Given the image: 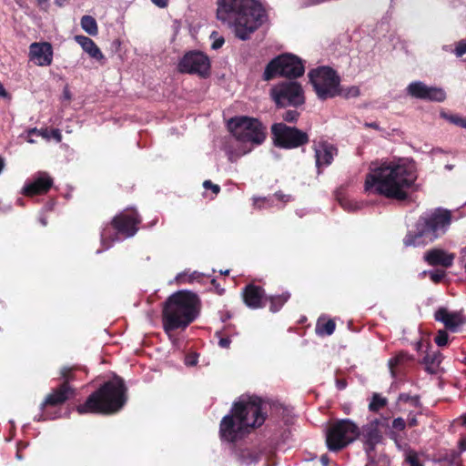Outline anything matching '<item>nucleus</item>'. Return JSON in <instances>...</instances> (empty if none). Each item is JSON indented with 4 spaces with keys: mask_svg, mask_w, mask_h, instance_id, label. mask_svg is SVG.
<instances>
[{
    "mask_svg": "<svg viewBox=\"0 0 466 466\" xmlns=\"http://www.w3.org/2000/svg\"><path fill=\"white\" fill-rule=\"evenodd\" d=\"M418 178L416 165L406 158L384 160L371 166L366 176L364 189L388 198L405 200Z\"/></svg>",
    "mask_w": 466,
    "mask_h": 466,
    "instance_id": "obj_1",
    "label": "nucleus"
},
{
    "mask_svg": "<svg viewBox=\"0 0 466 466\" xmlns=\"http://www.w3.org/2000/svg\"><path fill=\"white\" fill-rule=\"evenodd\" d=\"M217 18L245 41L263 24L265 10L255 0H218Z\"/></svg>",
    "mask_w": 466,
    "mask_h": 466,
    "instance_id": "obj_2",
    "label": "nucleus"
},
{
    "mask_svg": "<svg viewBox=\"0 0 466 466\" xmlns=\"http://www.w3.org/2000/svg\"><path fill=\"white\" fill-rule=\"evenodd\" d=\"M263 401L256 396H241L234 403L231 413L226 415L219 427L220 438L228 442L241 439L250 428L262 425L266 416Z\"/></svg>",
    "mask_w": 466,
    "mask_h": 466,
    "instance_id": "obj_3",
    "label": "nucleus"
},
{
    "mask_svg": "<svg viewBox=\"0 0 466 466\" xmlns=\"http://www.w3.org/2000/svg\"><path fill=\"white\" fill-rule=\"evenodd\" d=\"M199 299L187 290H179L172 294L163 309V327L167 333L177 329H185L198 315Z\"/></svg>",
    "mask_w": 466,
    "mask_h": 466,
    "instance_id": "obj_4",
    "label": "nucleus"
},
{
    "mask_svg": "<svg viewBox=\"0 0 466 466\" xmlns=\"http://www.w3.org/2000/svg\"><path fill=\"white\" fill-rule=\"evenodd\" d=\"M127 388L120 378L106 382L98 390L92 393L84 404L76 407L79 414H113L120 410L127 401Z\"/></svg>",
    "mask_w": 466,
    "mask_h": 466,
    "instance_id": "obj_5",
    "label": "nucleus"
},
{
    "mask_svg": "<svg viewBox=\"0 0 466 466\" xmlns=\"http://www.w3.org/2000/svg\"><path fill=\"white\" fill-rule=\"evenodd\" d=\"M451 220V212L441 208L424 212L403 239L407 247L425 246L448 229Z\"/></svg>",
    "mask_w": 466,
    "mask_h": 466,
    "instance_id": "obj_6",
    "label": "nucleus"
},
{
    "mask_svg": "<svg viewBox=\"0 0 466 466\" xmlns=\"http://www.w3.org/2000/svg\"><path fill=\"white\" fill-rule=\"evenodd\" d=\"M228 128L233 137L244 145L236 152H228L231 162L249 153L254 146L262 144L266 138V127L254 117L239 116L228 122Z\"/></svg>",
    "mask_w": 466,
    "mask_h": 466,
    "instance_id": "obj_7",
    "label": "nucleus"
},
{
    "mask_svg": "<svg viewBox=\"0 0 466 466\" xmlns=\"http://www.w3.org/2000/svg\"><path fill=\"white\" fill-rule=\"evenodd\" d=\"M360 436L359 427L350 420L334 422L327 431L326 442L329 451L342 450Z\"/></svg>",
    "mask_w": 466,
    "mask_h": 466,
    "instance_id": "obj_8",
    "label": "nucleus"
},
{
    "mask_svg": "<svg viewBox=\"0 0 466 466\" xmlns=\"http://www.w3.org/2000/svg\"><path fill=\"white\" fill-rule=\"evenodd\" d=\"M309 76L319 98L327 99L339 94V76L330 67L313 69Z\"/></svg>",
    "mask_w": 466,
    "mask_h": 466,
    "instance_id": "obj_9",
    "label": "nucleus"
},
{
    "mask_svg": "<svg viewBox=\"0 0 466 466\" xmlns=\"http://www.w3.org/2000/svg\"><path fill=\"white\" fill-rule=\"evenodd\" d=\"M305 71L302 61L296 56L285 54L271 60L264 71V79L281 76L289 78L299 77Z\"/></svg>",
    "mask_w": 466,
    "mask_h": 466,
    "instance_id": "obj_10",
    "label": "nucleus"
},
{
    "mask_svg": "<svg viewBox=\"0 0 466 466\" xmlns=\"http://www.w3.org/2000/svg\"><path fill=\"white\" fill-rule=\"evenodd\" d=\"M270 96L279 107L299 106L305 102L302 86L294 81H283L275 85L270 90Z\"/></svg>",
    "mask_w": 466,
    "mask_h": 466,
    "instance_id": "obj_11",
    "label": "nucleus"
},
{
    "mask_svg": "<svg viewBox=\"0 0 466 466\" xmlns=\"http://www.w3.org/2000/svg\"><path fill=\"white\" fill-rule=\"evenodd\" d=\"M271 133L275 145L284 148L298 147L309 142L307 133L283 123L274 124L271 127Z\"/></svg>",
    "mask_w": 466,
    "mask_h": 466,
    "instance_id": "obj_12",
    "label": "nucleus"
},
{
    "mask_svg": "<svg viewBox=\"0 0 466 466\" xmlns=\"http://www.w3.org/2000/svg\"><path fill=\"white\" fill-rule=\"evenodd\" d=\"M177 70L182 74L207 77L210 72V61L204 53L190 51L186 53L180 59L177 64Z\"/></svg>",
    "mask_w": 466,
    "mask_h": 466,
    "instance_id": "obj_13",
    "label": "nucleus"
},
{
    "mask_svg": "<svg viewBox=\"0 0 466 466\" xmlns=\"http://www.w3.org/2000/svg\"><path fill=\"white\" fill-rule=\"evenodd\" d=\"M407 92L413 97L435 102H442L446 98L443 89L429 86L420 81L411 82L407 87Z\"/></svg>",
    "mask_w": 466,
    "mask_h": 466,
    "instance_id": "obj_14",
    "label": "nucleus"
},
{
    "mask_svg": "<svg viewBox=\"0 0 466 466\" xmlns=\"http://www.w3.org/2000/svg\"><path fill=\"white\" fill-rule=\"evenodd\" d=\"M53 47L48 42H34L29 46V59L38 66H48L53 62Z\"/></svg>",
    "mask_w": 466,
    "mask_h": 466,
    "instance_id": "obj_15",
    "label": "nucleus"
},
{
    "mask_svg": "<svg viewBox=\"0 0 466 466\" xmlns=\"http://www.w3.org/2000/svg\"><path fill=\"white\" fill-rule=\"evenodd\" d=\"M139 222L140 219L135 210H127L113 219L115 228L126 237H133L137 233Z\"/></svg>",
    "mask_w": 466,
    "mask_h": 466,
    "instance_id": "obj_16",
    "label": "nucleus"
},
{
    "mask_svg": "<svg viewBox=\"0 0 466 466\" xmlns=\"http://www.w3.org/2000/svg\"><path fill=\"white\" fill-rule=\"evenodd\" d=\"M313 149L315 152L316 167L319 170L321 167L329 166L338 153L337 147L327 141L314 142Z\"/></svg>",
    "mask_w": 466,
    "mask_h": 466,
    "instance_id": "obj_17",
    "label": "nucleus"
},
{
    "mask_svg": "<svg viewBox=\"0 0 466 466\" xmlns=\"http://www.w3.org/2000/svg\"><path fill=\"white\" fill-rule=\"evenodd\" d=\"M52 185L53 179L46 172H38L33 181L24 186L23 193L26 196L43 194L47 192Z\"/></svg>",
    "mask_w": 466,
    "mask_h": 466,
    "instance_id": "obj_18",
    "label": "nucleus"
},
{
    "mask_svg": "<svg viewBox=\"0 0 466 466\" xmlns=\"http://www.w3.org/2000/svg\"><path fill=\"white\" fill-rule=\"evenodd\" d=\"M435 319L442 322L446 329L455 332L465 322L461 313L451 312L446 309H440L435 312Z\"/></svg>",
    "mask_w": 466,
    "mask_h": 466,
    "instance_id": "obj_19",
    "label": "nucleus"
},
{
    "mask_svg": "<svg viewBox=\"0 0 466 466\" xmlns=\"http://www.w3.org/2000/svg\"><path fill=\"white\" fill-rule=\"evenodd\" d=\"M425 260L432 266L441 265L445 268L451 267L454 260V255L442 249H431L424 255Z\"/></svg>",
    "mask_w": 466,
    "mask_h": 466,
    "instance_id": "obj_20",
    "label": "nucleus"
},
{
    "mask_svg": "<svg viewBox=\"0 0 466 466\" xmlns=\"http://www.w3.org/2000/svg\"><path fill=\"white\" fill-rule=\"evenodd\" d=\"M264 290L257 286L248 285L246 287L243 297L246 305L251 309L263 307L262 300L264 299Z\"/></svg>",
    "mask_w": 466,
    "mask_h": 466,
    "instance_id": "obj_21",
    "label": "nucleus"
},
{
    "mask_svg": "<svg viewBox=\"0 0 466 466\" xmlns=\"http://www.w3.org/2000/svg\"><path fill=\"white\" fill-rule=\"evenodd\" d=\"M72 393V389L65 382L57 390L49 394L41 404L43 410L46 406H56L65 402Z\"/></svg>",
    "mask_w": 466,
    "mask_h": 466,
    "instance_id": "obj_22",
    "label": "nucleus"
},
{
    "mask_svg": "<svg viewBox=\"0 0 466 466\" xmlns=\"http://www.w3.org/2000/svg\"><path fill=\"white\" fill-rule=\"evenodd\" d=\"M75 40L91 58L99 62L105 60V56L91 38L85 35H76Z\"/></svg>",
    "mask_w": 466,
    "mask_h": 466,
    "instance_id": "obj_23",
    "label": "nucleus"
},
{
    "mask_svg": "<svg viewBox=\"0 0 466 466\" xmlns=\"http://www.w3.org/2000/svg\"><path fill=\"white\" fill-rule=\"evenodd\" d=\"M364 437V449L370 457V452L374 450L376 444H378L381 440V435L380 431L376 428H368L364 430L363 432Z\"/></svg>",
    "mask_w": 466,
    "mask_h": 466,
    "instance_id": "obj_24",
    "label": "nucleus"
},
{
    "mask_svg": "<svg viewBox=\"0 0 466 466\" xmlns=\"http://www.w3.org/2000/svg\"><path fill=\"white\" fill-rule=\"evenodd\" d=\"M81 26L83 30L90 35H96L98 33L96 21L91 15H84L81 18Z\"/></svg>",
    "mask_w": 466,
    "mask_h": 466,
    "instance_id": "obj_25",
    "label": "nucleus"
},
{
    "mask_svg": "<svg viewBox=\"0 0 466 466\" xmlns=\"http://www.w3.org/2000/svg\"><path fill=\"white\" fill-rule=\"evenodd\" d=\"M335 327V322L332 319L321 322V319H319L316 326V332L319 336H329L334 332Z\"/></svg>",
    "mask_w": 466,
    "mask_h": 466,
    "instance_id": "obj_26",
    "label": "nucleus"
},
{
    "mask_svg": "<svg viewBox=\"0 0 466 466\" xmlns=\"http://www.w3.org/2000/svg\"><path fill=\"white\" fill-rule=\"evenodd\" d=\"M201 278V274L198 271H184L177 275L176 280L179 284H185V283H192L194 281H198Z\"/></svg>",
    "mask_w": 466,
    "mask_h": 466,
    "instance_id": "obj_27",
    "label": "nucleus"
},
{
    "mask_svg": "<svg viewBox=\"0 0 466 466\" xmlns=\"http://www.w3.org/2000/svg\"><path fill=\"white\" fill-rule=\"evenodd\" d=\"M289 299V293H284L282 295L270 297L269 298L270 311H272V312L279 311L281 309V307L288 301Z\"/></svg>",
    "mask_w": 466,
    "mask_h": 466,
    "instance_id": "obj_28",
    "label": "nucleus"
},
{
    "mask_svg": "<svg viewBox=\"0 0 466 466\" xmlns=\"http://www.w3.org/2000/svg\"><path fill=\"white\" fill-rule=\"evenodd\" d=\"M387 404V399L381 397L378 393H374L372 399L369 404V410L370 411H378Z\"/></svg>",
    "mask_w": 466,
    "mask_h": 466,
    "instance_id": "obj_29",
    "label": "nucleus"
},
{
    "mask_svg": "<svg viewBox=\"0 0 466 466\" xmlns=\"http://www.w3.org/2000/svg\"><path fill=\"white\" fill-rule=\"evenodd\" d=\"M410 358L406 353L400 352L397 354L395 357L389 360V368L392 376H395V368L400 363L408 360Z\"/></svg>",
    "mask_w": 466,
    "mask_h": 466,
    "instance_id": "obj_30",
    "label": "nucleus"
},
{
    "mask_svg": "<svg viewBox=\"0 0 466 466\" xmlns=\"http://www.w3.org/2000/svg\"><path fill=\"white\" fill-rule=\"evenodd\" d=\"M441 116L450 123L466 129V117H462L459 115H449L446 113H441Z\"/></svg>",
    "mask_w": 466,
    "mask_h": 466,
    "instance_id": "obj_31",
    "label": "nucleus"
},
{
    "mask_svg": "<svg viewBox=\"0 0 466 466\" xmlns=\"http://www.w3.org/2000/svg\"><path fill=\"white\" fill-rule=\"evenodd\" d=\"M240 460L243 463L249 464L258 461V455L250 451H242L240 453Z\"/></svg>",
    "mask_w": 466,
    "mask_h": 466,
    "instance_id": "obj_32",
    "label": "nucleus"
},
{
    "mask_svg": "<svg viewBox=\"0 0 466 466\" xmlns=\"http://www.w3.org/2000/svg\"><path fill=\"white\" fill-rule=\"evenodd\" d=\"M360 95V88L358 86H352L346 89L339 88V94L338 96H342L346 98L356 97Z\"/></svg>",
    "mask_w": 466,
    "mask_h": 466,
    "instance_id": "obj_33",
    "label": "nucleus"
},
{
    "mask_svg": "<svg viewBox=\"0 0 466 466\" xmlns=\"http://www.w3.org/2000/svg\"><path fill=\"white\" fill-rule=\"evenodd\" d=\"M423 274H428L431 279L435 283L440 282L445 276V272L443 270L439 269L431 271H423Z\"/></svg>",
    "mask_w": 466,
    "mask_h": 466,
    "instance_id": "obj_34",
    "label": "nucleus"
},
{
    "mask_svg": "<svg viewBox=\"0 0 466 466\" xmlns=\"http://www.w3.org/2000/svg\"><path fill=\"white\" fill-rule=\"evenodd\" d=\"M399 402H409L410 401L413 405L417 406L419 404V398L417 396H410L407 393H400L398 397Z\"/></svg>",
    "mask_w": 466,
    "mask_h": 466,
    "instance_id": "obj_35",
    "label": "nucleus"
},
{
    "mask_svg": "<svg viewBox=\"0 0 466 466\" xmlns=\"http://www.w3.org/2000/svg\"><path fill=\"white\" fill-rule=\"evenodd\" d=\"M435 342L438 346L443 347L448 343V334L445 330H440L435 337Z\"/></svg>",
    "mask_w": 466,
    "mask_h": 466,
    "instance_id": "obj_36",
    "label": "nucleus"
},
{
    "mask_svg": "<svg viewBox=\"0 0 466 466\" xmlns=\"http://www.w3.org/2000/svg\"><path fill=\"white\" fill-rule=\"evenodd\" d=\"M340 205L342 208L346 210L351 211L359 208V206L356 202H353L352 200L343 198L339 200Z\"/></svg>",
    "mask_w": 466,
    "mask_h": 466,
    "instance_id": "obj_37",
    "label": "nucleus"
},
{
    "mask_svg": "<svg viewBox=\"0 0 466 466\" xmlns=\"http://www.w3.org/2000/svg\"><path fill=\"white\" fill-rule=\"evenodd\" d=\"M109 238L110 237L107 234V229L104 228L101 232V243L104 246V249H108L111 246V243L114 242L115 240H117V238H115L111 240L110 243L106 244V241L109 240Z\"/></svg>",
    "mask_w": 466,
    "mask_h": 466,
    "instance_id": "obj_38",
    "label": "nucleus"
},
{
    "mask_svg": "<svg viewBox=\"0 0 466 466\" xmlns=\"http://www.w3.org/2000/svg\"><path fill=\"white\" fill-rule=\"evenodd\" d=\"M406 461L410 464V466H422L419 461L417 454L411 451L407 454Z\"/></svg>",
    "mask_w": 466,
    "mask_h": 466,
    "instance_id": "obj_39",
    "label": "nucleus"
},
{
    "mask_svg": "<svg viewBox=\"0 0 466 466\" xmlns=\"http://www.w3.org/2000/svg\"><path fill=\"white\" fill-rule=\"evenodd\" d=\"M299 112L296 110H288L283 115V119L287 122H295L299 117Z\"/></svg>",
    "mask_w": 466,
    "mask_h": 466,
    "instance_id": "obj_40",
    "label": "nucleus"
},
{
    "mask_svg": "<svg viewBox=\"0 0 466 466\" xmlns=\"http://www.w3.org/2000/svg\"><path fill=\"white\" fill-rule=\"evenodd\" d=\"M455 55L457 57L462 56L466 54V41H460L455 48Z\"/></svg>",
    "mask_w": 466,
    "mask_h": 466,
    "instance_id": "obj_41",
    "label": "nucleus"
},
{
    "mask_svg": "<svg viewBox=\"0 0 466 466\" xmlns=\"http://www.w3.org/2000/svg\"><path fill=\"white\" fill-rule=\"evenodd\" d=\"M405 420L400 417L394 419L392 421V428L397 431H403L405 429Z\"/></svg>",
    "mask_w": 466,
    "mask_h": 466,
    "instance_id": "obj_42",
    "label": "nucleus"
},
{
    "mask_svg": "<svg viewBox=\"0 0 466 466\" xmlns=\"http://www.w3.org/2000/svg\"><path fill=\"white\" fill-rule=\"evenodd\" d=\"M269 206V200L266 198H253V205L258 208H262L264 205Z\"/></svg>",
    "mask_w": 466,
    "mask_h": 466,
    "instance_id": "obj_43",
    "label": "nucleus"
},
{
    "mask_svg": "<svg viewBox=\"0 0 466 466\" xmlns=\"http://www.w3.org/2000/svg\"><path fill=\"white\" fill-rule=\"evenodd\" d=\"M203 187L206 189L210 188L213 191L214 194H218L219 192V190H220L219 186L216 185V184H213L210 180L204 181Z\"/></svg>",
    "mask_w": 466,
    "mask_h": 466,
    "instance_id": "obj_44",
    "label": "nucleus"
},
{
    "mask_svg": "<svg viewBox=\"0 0 466 466\" xmlns=\"http://www.w3.org/2000/svg\"><path fill=\"white\" fill-rule=\"evenodd\" d=\"M151 2L159 8H166L168 5L169 0H151Z\"/></svg>",
    "mask_w": 466,
    "mask_h": 466,
    "instance_id": "obj_45",
    "label": "nucleus"
},
{
    "mask_svg": "<svg viewBox=\"0 0 466 466\" xmlns=\"http://www.w3.org/2000/svg\"><path fill=\"white\" fill-rule=\"evenodd\" d=\"M231 340L228 338H220L218 340V345L221 348H228Z\"/></svg>",
    "mask_w": 466,
    "mask_h": 466,
    "instance_id": "obj_46",
    "label": "nucleus"
},
{
    "mask_svg": "<svg viewBox=\"0 0 466 466\" xmlns=\"http://www.w3.org/2000/svg\"><path fill=\"white\" fill-rule=\"evenodd\" d=\"M224 44V39L222 37L216 39L212 44L213 49L220 48Z\"/></svg>",
    "mask_w": 466,
    "mask_h": 466,
    "instance_id": "obj_47",
    "label": "nucleus"
},
{
    "mask_svg": "<svg viewBox=\"0 0 466 466\" xmlns=\"http://www.w3.org/2000/svg\"><path fill=\"white\" fill-rule=\"evenodd\" d=\"M52 137L57 141V142H60L61 139H62V135H61V132L59 129H53L52 132Z\"/></svg>",
    "mask_w": 466,
    "mask_h": 466,
    "instance_id": "obj_48",
    "label": "nucleus"
},
{
    "mask_svg": "<svg viewBox=\"0 0 466 466\" xmlns=\"http://www.w3.org/2000/svg\"><path fill=\"white\" fill-rule=\"evenodd\" d=\"M275 197L279 199V200H282L284 202H289L290 199H291V197L289 195H282L280 193H277L275 195Z\"/></svg>",
    "mask_w": 466,
    "mask_h": 466,
    "instance_id": "obj_49",
    "label": "nucleus"
},
{
    "mask_svg": "<svg viewBox=\"0 0 466 466\" xmlns=\"http://www.w3.org/2000/svg\"><path fill=\"white\" fill-rule=\"evenodd\" d=\"M0 96L3 98H10V95L8 92L5 89L4 86L0 82Z\"/></svg>",
    "mask_w": 466,
    "mask_h": 466,
    "instance_id": "obj_50",
    "label": "nucleus"
},
{
    "mask_svg": "<svg viewBox=\"0 0 466 466\" xmlns=\"http://www.w3.org/2000/svg\"><path fill=\"white\" fill-rule=\"evenodd\" d=\"M336 384H337V388H338L339 390H343V389H345V388H346V386H347L346 381H345V380H336Z\"/></svg>",
    "mask_w": 466,
    "mask_h": 466,
    "instance_id": "obj_51",
    "label": "nucleus"
},
{
    "mask_svg": "<svg viewBox=\"0 0 466 466\" xmlns=\"http://www.w3.org/2000/svg\"><path fill=\"white\" fill-rule=\"evenodd\" d=\"M460 449H461V451H466V439H463L460 441Z\"/></svg>",
    "mask_w": 466,
    "mask_h": 466,
    "instance_id": "obj_52",
    "label": "nucleus"
},
{
    "mask_svg": "<svg viewBox=\"0 0 466 466\" xmlns=\"http://www.w3.org/2000/svg\"><path fill=\"white\" fill-rule=\"evenodd\" d=\"M417 423H418V420L415 417L410 418L408 422L410 427H413V426L417 425Z\"/></svg>",
    "mask_w": 466,
    "mask_h": 466,
    "instance_id": "obj_53",
    "label": "nucleus"
},
{
    "mask_svg": "<svg viewBox=\"0 0 466 466\" xmlns=\"http://www.w3.org/2000/svg\"><path fill=\"white\" fill-rule=\"evenodd\" d=\"M323 466H328L329 464V459L327 456H322L321 459H320Z\"/></svg>",
    "mask_w": 466,
    "mask_h": 466,
    "instance_id": "obj_54",
    "label": "nucleus"
},
{
    "mask_svg": "<svg viewBox=\"0 0 466 466\" xmlns=\"http://www.w3.org/2000/svg\"><path fill=\"white\" fill-rule=\"evenodd\" d=\"M366 466H378L377 462L373 459H369V461L367 462Z\"/></svg>",
    "mask_w": 466,
    "mask_h": 466,
    "instance_id": "obj_55",
    "label": "nucleus"
},
{
    "mask_svg": "<svg viewBox=\"0 0 466 466\" xmlns=\"http://www.w3.org/2000/svg\"><path fill=\"white\" fill-rule=\"evenodd\" d=\"M39 135L42 136L45 138H48L49 137L47 133H46V131H41L40 130Z\"/></svg>",
    "mask_w": 466,
    "mask_h": 466,
    "instance_id": "obj_56",
    "label": "nucleus"
},
{
    "mask_svg": "<svg viewBox=\"0 0 466 466\" xmlns=\"http://www.w3.org/2000/svg\"><path fill=\"white\" fill-rule=\"evenodd\" d=\"M197 362L196 360H187V365H195Z\"/></svg>",
    "mask_w": 466,
    "mask_h": 466,
    "instance_id": "obj_57",
    "label": "nucleus"
},
{
    "mask_svg": "<svg viewBox=\"0 0 466 466\" xmlns=\"http://www.w3.org/2000/svg\"><path fill=\"white\" fill-rule=\"evenodd\" d=\"M67 372H69V370H67V369H63V370H62V376H63L64 378H66V376H67Z\"/></svg>",
    "mask_w": 466,
    "mask_h": 466,
    "instance_id": "obj_58",
    "label": "nucleus"
},
{
    "mask_svg": "<svg viewBox=\"0 0 466 466\" xmlns=\"http://www.w3.org/2000/svg\"><path fill=\"white\" fill-rule=\"evenodd\" d=\"M39 132H40V130H37L36 128H33V129L29 130V134L35 133V134H38L39 135Z\"/></svg>",
    "mask_w": 466,
    "mask_h": 466,
    "instance_id": "obj_59",
    "label": "nucleus"
},
{
    "mask_svg": "<svg viewBox=\"0 0 466 466\" xmlns=\"http://www.w3.org/2000/svg\"><path fill=\"white\" fill-rule=\"evenodd\" d=\"M367 126L372 128H378V125L376 123H370Z\"/></svg>",
    "mask_w": 466,
    "mask_h": 466,
    "instance_id": "obj_60",
    "label": "nucleus"
},
{
    "mask_svg": "<svg viewBox=\"0 0 466 466\" xmlns=\"http://www.w3.org/2000/svg\"><path fill=\"white\" fill-rule=\"evenodd\" d=\"M40 222L43 226H46L47 224L46 220L45 218H41Z\"/></svg>",
    "mask_w": 466,
    "mask_h": 466,
    "instance_id": "obj_61",
    "label": "nucleus"
},
{
    "mask_svg": "<svg viewBox=\"0 0 466 466\" xmlns=\"http://www.w3.org/2000/svg\"><path fill=\"white\" fill-rule=\"evenodd\" d=\"M56 417H51V416H48V415H44V418L43 420H46V419H55Z\"/></svg>",
    "mask_w": 466,
    "mask_h": 466,
    "instance_id": "obj_62",
    "label": "nucleus"
},
{
    "mask_svg": "<svg viewBox=\"0 0 466 466\" xmlns=\"http://www.w3.org/2000/svg\"><path fill=\"white\" fill-rule=\"evenodd\" d=\"M463 423L466 425V413L462 416Z\"/></svg>",
    "mask_w": 466,
    "mask_h": 466,
    "instance_id": "obj_63",
    "label": "nucleus"
},
{
    "mask_svg": "<svg viewBox=\"0 0 466 466\" xmlns=\"http://www.w3.org/2000/svg\"><path fill=\"white\" fill-rule=\"evenodd\" d=\"M424 360H425V362H426V363H428V362H429V356H426V357L424 358Z\"/></svg>",
    "mask_w": 466,
    "mask_h": 466,
    "instance_id": "obj_64",
    "label": "nucleus"
}]
</instances>
